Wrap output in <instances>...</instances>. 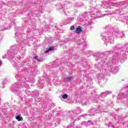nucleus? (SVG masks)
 Wrapping results in <instances>:
<instances>
[{"label": "nucleus", "instance_id": "13", "mask_svg": "<svg viewBox=\"0 0 128 128\" xmlns=\"http://www.w3.org/2000/svg\"><path fill=\"white\" fill-rule=\"evenodd\" d=\"M2 64V61L0 60V66Z\"/></svg>", "mask_w": 128, "mask_h": 128}, {"label": "nucleus", "instance_id": "9", "mask_svg": "<svg viewBox=\"0 0 128 128\" xmlns=\"http://www.w3.org/2000/svg\"><path fill=\"white\" fill-rule=\"evenodd\" d=\"M70 30H74V26H71V27L70 28Z\"/></svg>", "mask_w": 128, "mask_h": 128}, {"label": "nucleus", "instance_id": "15", "mask_svg": "<svg viewBox=\"0 0 128 128\" xmlns=\"http://www.w3.org/2000/svg\"><path fill=\"white\" fill-rule=\"evenodd\" d=\"M17 76H16V78Z\"/></svg>", "mask_w": 128, "mask_h": 128}, {"label": "nucleus", "instance_id": "10", "mask_svg": "<svg viewBox=\"0 0 128 128\" xmlns=\"http://www.w3.org/2000/svg\"><path fill=\"white\" fill-rule=\"evenodd\" d=\"M120 34H122L121 32H119L118 34H117V36H118V38H120Z\"/></svg>", "mask_w": 128, "mask_h": 128}, {"label": "nucleus", "instance_id": "11", "mask_svg": "<svg viewBox=\"0 0 128 128\" xmlns=\"http://www.w3.org/2000/svg\"><path fill=\"white\" fill-rule=\"evenodd\" d=\"M116 72H118V71L116 70H112V72H113L114 74H116V72H116Z\"/></svg>", "mask_w": 128, "mask_h": 128}, {"label": "nucleus", "instance_id": "1", "mask_svg": "<svg viewBox=\"0 0 128 128\" xmlns=\"http://www.w3.org/2000/svg\"><path fill=\"white\" fill-rule=\"evenodd\" d=\"M112 94V92L110 90L106 91L100 94V96L101 98H106V96H108V94Z\"/></svg>", "mask_w": 128, "mask_h": 128}, {"label": "nucleus", "instance_id": "14", "mask_svg": "<svg viewBox=\"0 0 128 128\" xmlns=\"http://www.w3.org/2000/svg\"><path fill=\"white\" fill-rule=\"evenodd\" d=\"M4 82H6V80H4V81L3 82V83H4Z\"/></svg>", "mask_w": 128, "mask_h": 128}, {"label": "nucleus", "instance_id": "4", "mask_svg": "<svg viewBox=\"0 0 128 128\" xmlns=\"http://www.w3.org/2000/svg\"><path fill=\"white\" fill-rule=\"evenodd\" d=\"M76 34H80L82 32V28H77L76 31Z\"/></svg>", "mask_w": 128, "mask_h": 128}, {"label": "nucleus", "instance_id": "3", "mask_svg": "<svg viewBox=\"0 0 128 128\" xmlns=\"http://www.w3.org/2000/svg\"><path fill=\"white\" fill-rule=\"evenodd\" d=\"M54 50V48L51 46L45 52V54H48V52H52V50Z\"/></svg>", "mask_w": 128, "mask_h": 128}, {"label": "nucleus", "instance_id": "12", "mask_svg": "<svg viewBox=\"0 0 128 128\" xmlns=\"http://www.w3.org/2000/svg\"><path fill=\"white\" fill-rule=\"evenodd\" d=\"M82 104H83V106H86V102L84 103V102H82Z\"/></svg>", "mask_w": 128, "mask_h": 128}, {"label": "nucleus", "instance_id": "8", "mask_svg": "<svg viewBox=\"0 0 128 128\" xmlns=\"http://www.w3.org/2000/svg\"><path fill=\"white\" fill-rule=\"evenodd\" d=\"M38 56H34V58L35 60H36L40 61V59H38Z\"/></svg>", "mask_w": 128, "mask_h": 128}, {"label": "nucleus", "instance_id": "5", "mask_svg": "<svg viewBox=\"0 0 128 128\" xmlns=\"http://www.w3.org/2000/svg\"><path fill=\"white\" fill-rule=\"evenodd\" d=\"M16 120H17L18 122H22V117H20V116H16Z\"/></svg>", "mask_w": 128, "mask_h": 128}, {"label": "nucleus", "instance_id": "7", "mask_svg": "<svg viewBox=\"0 0 128 128\" xmlns=\"http://www.w3.org/2000/svg\"><path fill=\"white\" fill-rule=\"evenodd\" d=\"M65 80H66V82H70V80H72V77H68L65 78Z\"/></svg>", "mask_w": 128, "mask_h": 128}, {"label": "nucleus", "instance_id": "6", "mask_svg": "<svg viewBox=\"0 0 128 128\" xmlns=\"http://www.w3.org/2000/svg\"><path fill=\"white\" fill-rule=\"evenodd\" d=\"M68 98V96L66 94H64L62 96V98L64 100H66V98Z\"/></svg>", "mask_w": 128, "mask_h": 128}, {"label": "nucleus", "instance_id": "2", "mask_svg": "<svg viewBox=\"0 0 128 128\" xmlns=\"http://www.w3.org/2000/svg\"><path fill=\"white\" fill-rule=\"evenodd\" d=\"M102 40H105L106 42H112V40L110 37V36H108V38H107L106 37H103Z\"/></svg>", "mask_w": 128, "mask_h": 128}]
</instances>
